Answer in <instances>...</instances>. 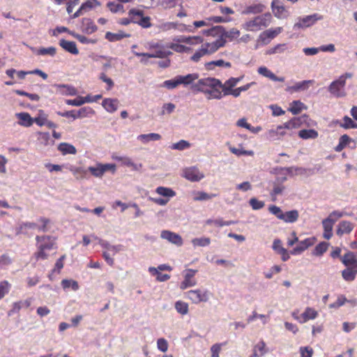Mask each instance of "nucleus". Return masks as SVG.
<instances>
[{
    "instance_id": "obj_1",
    "label": "nucleus",
    "mask_w": 357,
    "mask_h": 357,
    "mask_svg": "<svg viewBox=\"0 0 357 357\" xmlns=\"http://www.w3.org/2000/svg\"><path fill=\"white\" fill-rule=\"evenodd\" d=\"M193 92L203 93L208 100H220L223 97L222 86L220 79L214 77H205L199 79L191 86Z\"/></svg>"
},
{
    "instance_id": "obj_2",
    "label": "nucleus",
    "mask_w": 357,
    "mask_h": 357,
    "mask_svg": "<svg viewBox=\"0 0 357 357\" xmlns=\"http://www.w3.org/2000/svg\"><path fill=\"white\" fill-rule=\"evenodd\" d=\"M36 241L37 251L33 257L37 261L47 259L49 257L47 252L56 248V238L51 236H37Z\"/></svg>"
},
{
    "instance_id": "obj_3",
    "label": "nucleus",
    "mask_w": 357,
    "mask_h": 357,
    "mask_svg": "<svg viewBox=\"0 0 357 357\" xmlns=\"http://www.w3.org/2000/svg\"><path fill=\"white\" fill-rule=\"evenodd\" d=\"M226 40L223 38H220L211 43H201L202 46L190 57V60L194 62H198L205 55H211L217 52L220 47L225 45Z\"/></svg>"
},
{
    "instance_id": "obj_4",
    "label": "nucleus",
    "mask_w": 357,
    "mask_h": 357,
    "mask_svg": "<svg viewBox=\"0 0 357 357\" xmlns=\"http://www.w3.org/2000/svg\"><path fill=\"white\" fill-rule=\"evenodd\" d=\"M271 20V14L266 13L245 22L242 26L247 31H257L267 27L270 24Z\"/></svg>"
},
{
    "instance_id": "obj_5",
    "label": "nucleus",
    "mask_w": 357,
    "mask_h": 357,
    "mask_svg": "<svg viewBox=\"0 0 357 357\" xmlns=\"http://www.w3.org/2000/svg\"><path fill=\"white\" fill-rule=\"evenodd\" d=\"M146 47L150 50H154L155 52L154 53H141V52H135L134 54L138 57L142 56V57H146L147 59H150V58L163 59V58H165V57L168 56L169 55L172 54L171 52L166 51L165 50L163 45L157 42H149L147 43Z\"/></svg>"
},
{
    "instance_id": "obj_6",
    "label": "nucleus",
    "mask_w": 357,
    "mask_h": 357,
    "mask_svg": "<svg viewBox=\"0 0 357 357\" xmlns=\"http://www.w3.org/2000/svg\"><path fill=\"white\" fill-rule=\"evenodd\" d=\"M352 77L351 73H347L342 75L339 78L329 85L328 91L334 96L339 98L346 95L344 86L346 85V79Z\"/></svg>"
},
{
    "instance_id": "obj_7",
    "label": "nucleus",
    "mask_w": 357,
    "mask_h": 357,
    "mask_svg": "<svg viewBox=\"0 0 357 357\" xmlns=\"http://www.w3.org/2000/svg\"><path fill=\"white\" fill-rule=\"evenodd\" d=\"M317 239L314 236L307 238L303 241H299L297 243L296 246L290 251L291 255H301L305 250H306L310 247L314 245L317 242Z\"/></svg>"
},
{
    "instance_id": "obj_8",
    "label": "nucleus",
    "mask_w": 357,
    "mask_h": 357,
    "mask_svg": "<svg viewBox=\"0 0 357 357\" xmlns=\"http://www.w3.org/2000/svg\"><path fill=\"white\" fill-rule=\"evenodd\" d=\"M185 294L188 299L196 304L201 302H206L208 300L207 291H202L200 289L190 290L187 291Z\"/></svg>"
},
{
    "instance_id": "obj_9",
    "label": "nucleus",
    "mask_w": 357,
    "mask_h": 357,
    "mask_svg": "<svg viewBox=\"0 0 357 357\" xmlns=\"http://www.w3.org/2000/svg\"><path fill=\"white\" fill-rule=\"evenodd\" d=\"M323 17L319 14H313L311 15L305 16L299 20L298 22L294 24V29H303L313 25L317 20H321Z\"/></svg>"
},
{
    "instance_id": "obj_10",
    "label": "nucleus",
    "mask_w": 357,
    "mask_h": 357,
    "mask_svg": "<svg viewBox=\"0 0 357 357\" xmlns=\"http://www.w3.org/2000/svg\"><path fill=\"white\" fill-rule=\"evenodd\" d=\"M183 176L192 182L199 181L204 177V175L195 167L185 168L183 172Z\"/></svg>"
},
{
    "instance_id": "obj_11",
    "label": "nucleus",
    "mask_w": 357,
    "mask_h": 357,
    "mask_svg": "<svg viewBox=\"0 0 357 357\" xmlns=\"http://www.w3.org/2000/svg\"><path fill=\"white\" fill-rule=\"evenodd\" d=\"M272 10L277 18L284 19L289 16V11L279 0H273Z\"/></svg>"
},
{
    "instance_id": "obj_12",
    "label": "nucleus",
    "mask_w": 357,
    "mask_h": 357,
    "mask_svg": "<svg viewBox=\"0 0 357 357\" xmlns=\"http://www.w3.org/2000/svg\"><path fill=\"white\" fill-rule=\"evenodd\" d=\"M160 237L163 239L167 240L169 243L174 244L177 246H181L183 245V239L181 236L169 230H163L161 231Z\"/></svg>"
},
{
    "instance_id": "obj_13",
    "label": "nucleus",
    "mask_w": 357,
    "mask_h": 357,
    "mask_svg": "<svg viewBox=\"0 0 357 357\" xmlns=\"http://www.w3.org/2000/svg\"><path fill=\"white\" fill-rule=\"evenodd\" d=\"M197 270L187 269L186 273L184 275V280L181 283L180 288L181 289H185L188 287H193L196 284V280L194 279Z\"/></svg>"
},
{
    "instance_id": "obj_14",
    "label": "nucleus",
    "mask_w": 357,
    "mask_h": 357,
    "mask_svg": "<svg viewBox=\"0 0 357 357\" xmlns=\"http://www.w3.org/2000/svg\"><path fill=\"white\" fill-rule=\"evenodd\" d=\"M282 31V27H277L274 29H268L262 32L259 36V40L264 44H268L271 39L275 38Z\"/></svg>"
},
{
    "instance_id": "obj_15",
    "label": "nucleus",
    "mask_w": 357,
    "mask_h": 357,
    "mask_svg": "<svg viewBox=\"0 0 357 357\" xmlns=\"http://www.w3.org/2000/svg\"><path fill=\"white\" fill-rule=\"evenodd\" d=\"M80 29L86 34H92L97 31L98 27L91 18L84 17L82 20Z\"/></svg>"
},
{
    "instance_id": "obj_16",
    "label": "nucleus",
    "mask_w": 357,
    "mask_h": 357,
    "mask_svg": "<svg viewBox=\"0 0 357 357\" xmlns=\"http://www.w3.org/2000/svg\"><path fill=\"white\" fill-rule=\"evenodd\" d=\"M112 158L116 161L121 162V165L131 167L134 171H138L142 167V164L137 165L134 163L131 158L127 156H119L114 154Z\"/></svg>"
},
{
    "instance_id": "obj_17",
    "label": "nucleus",
    "mask_w": 357,
    "mask_h": 357,
    "mask_svg": "<svg viewBox=\"0 0 357 357\" xmlns=\"http://www.w3.org/2000/svg\"><path fill=\"white\" fill-rule=\"evenodd\" d=\"M59 44L67 52L74 55H77L79 54V50L77 49V45L74 41L61 39Z\"/></svg>"
},
{
    "instance_id": "obj_18",
    "label": "nucleus",
    "mask_w": 357,
    "mask_h": 357,
    "mask_svg": "<svg viewBox=\"0 0 357 357\" xmlns=\"http://www.w3.org/2000/svg\"><path fill=\"white\" fill-rule=\"evenodd\" d=\"M340 260L345 266L357 267V258L352 252L349 251L345 253Z\"/></svg>"
},
{
    "instance_id": "obj_19",
    "label": "nucleus",
    "mask_w": 357,
    "mask_h": 357,
    "mask_svg": "<svg viewBox=\"0 0 357 357\" xmlns=\"http://www.w3.org/2000/svg\"><path fill=\"white\" fill-rule=\"evenodd\" d=\"M354 227V224L351 222L346 220L341 221L337 225L336 234L340 236L345 234H349L353 230Z\"/></svg>"
},
{
    "instance_id": "obj_20",
    "label": "nucleus",
    "mask_w": 357,
    "mask_h": 357,
    "mask_svg": "<svg viewBox=\"0 0 357 357\" xmlns=\"http://www.w3.org/2000/svg\"><path fill=\"white\" fill-rule=\"evenodd\" d=\"M333 220L328 219V218L323 220L322 226L324 228L323 237L325 239H330L333 236Z\"/></svg>"
},
{
    "instance_id": "obj_21",
    "label": "nucleus",
    "mask_w": 357,
    "mask_h": 357,
    "mask_svg": "<svg viewBox=\"0 0 357 357\" xmlns=\"http://www.w3.org/2000/svg\"><path fill=\"white\" fill-rule=\"evenodd\" d=\"M105 38L109 42H116L126 38L130 37V33H126L123 31H119L117 33H112L110 31H107L105 33Z\"/></svg>"
},
{
    "instance_id": "obj_22",
    "label": "nucleus",
    "mask_w": 357,
    "mask_h": 357,
    "mask_svg": "<svg viewBox=\"0 0 357 357\" xmlns=\"http://www.w3.org/2000/svg\"><path fill=\"white\" fill-rule=\"evenodd\" d=\"M119 101L117 99L105 98L102 100V107L109 113H113L117 110Z\"/></svg>"
},
{
    "instance_id": "obj_23",
    "label": "nucleus",
    "mask_w": 357,
    "mask_h": 357,
    "mask_svg": "<svg viewBox=\"0 0 357 357\" xmlns=\"http://www.w3.org/2000/svg\"><path fill=\"white\" fill-rule=\"evenodd\" d=\"M178 43H187L189 45H199L203 43L204 39L201 36H181L176 40Z\"/></svg>"
},
{
    "instance_id": "obj_24",
    "label": "nucleus",
    "mask_w": 357,
    "mask_h": 357,
    "mask_svg": "<svg viewBox=\"0 0 357 357\" xmlns=\"http://www.w3.org/2000/svg\"><path fill=\"white\" fill-rule=\"evenodd\" d=\"M302 124L301 118H293L290 121L284 123L282 126H278V131L283 129L292 130L299 128Z\"/></svg>"
},
{
    "instance_id": "obj_25",
    "label": "nucleus",
    "mask_w": 357,
    "mask_h": 357,
    "mask_svg": "<svg viewBox=\"0 0 357 357\" xmlns=\"http://www.w3.org/2000/svg\"><path fill=\"white\" fill-rule=\"evenodd\" d=\"M357 275V266L349 267L347 266L345 269L342 271V276L347 282H352L355 280Z\"/></svg>"
},
{
    "instance_id": "obj_26",
    "label": "nucleus",
    "mask_w": 357,
    "mask_h": 357,
    "mask_svg": "<svg viewBox=\"0 0 357 357\" xmlns=\"http://www.w3.org/2000/svg\"><path fill=\"white\" fill-rule=\"evenodd\" d=\"M86 110V109L85 107H84V108H81L77 112H75V111H74V110H71V111H67L65 112H57L56 114L61 116H64V117H67V118L72 117L74 119H75L77 118H81V117L85 116H86L85 115Z\"/></svg>"
},
{
    "instance_id": "obj_27",
    "label": "nucleus",
    "mask_w": 357,
    "mask_h": 357,
    "mask_svg": "<svg viewBox=\"0 0 357 357\" xmlns=\"http://www.w3.org/2000/svg\"><path fill=\"white\" fill-rule=\"evenodd\" d=\"M19 119L18 123L24 127H30L33 123V119L27 112H21L16 114Z\"/></svg>"
},
{
    "instance_id": "obj_28",
    "label": "nucleus",
    "mask_w": 357,
    "mask_h": 357,
    "mask_svg": "<svg viewBox=\"0 0 357 357\" xmlns=\"http://www.w3.org/2000/svg\"><path fill=\"white\" fill-rule=\"evenodd\" d=\"M266 352V344L261 340L254 346L250 357H262Z\"/></svg>"
},
{
    "instance_id": "obj_29",
    "label": "nucleus",
    "mask_w": 357,
    "mask_h": 357,
    "mask_svg": "<svg viewBox=\"0 0 357 357\" xmlns=\"http://www.w3.org/2000/svg\"><path fill=\"white\" fill-rule=\"evenodd\" d=\"M298 211L297 210H291L283 213V216L281 220L284 221L286 223H294L298 220Z\"/></svg>"
},
{
    "instance_id": "obj_30",
    "label": "nucleus",
    "mask_w": 357,
    "mask_h": 357,
    "mask_svg": "<svg viewBox=\"0 0 357 357\" xmlns=\"http://www.w3.org/2000/svg\"><path fill=\"white\" fill-rule=\"evenodd\" d=\"M57 149L63 155H67V154L75 155L77 153L76 148L73 145L68 144V143H66V142L60 143L58 145Z\"/></svg>"
},
{
    "instance_id": "obj_31",
    "label": "nucleus",
    "mask_w": 357,
    "mask_h": 357,
    "mask_svg": "<svg viewBox=\"0 0 357 357\" xmlns=\"http://www.w3.org/2000/svg\"><path fill=\"white\" fill-rule=\"evenodd\" d=\"M318 316V312L312 307H307L301 314V323H305L310 319H314Z\"/></svg>"
},
{
    "instance_id": "obj_32",
    "label": "nucleus",
    "mask_w": 357,
    "mask_h": 357,
    "mask_svg": "<svg viewBox=\"0 0 357 357\" xmlns=\"http://www.w3.org/2000/svg\"><path fill=\"white\" fill-rule=\"evenodd\" d=\"M144 14V10L137 9V8H131L129 10L128 15L130 17V21L133 24H138V22L140 20V18L142 17V15Z\"/></svg>"
},
{
    "instance_id": "obj_33",
    "label": "nucleus",
    "mask_w": 357,
    "mask_h": 357,
    "mask_svg": "<svg viewBox=\"0 0 357 357\" xmlns=\"http://www.w3.org/2000/svg\"><path fill=\"white\" fill-rule=\"evenodd\" d=\"M314 80H304L302 82H299L296 83L295 85L288 87L287 90L292 91H304L308 89L309 84H312Z\"/></svg>"
},
{
    "instance_id": "obj_34",
    "label": "nucleus",
    "mask_w": 357,
    "mask_h": 357,
    "mask_svg": "<svg viewBox=\"0 0 357 357\" xmlns=\"http://www.w3.org/2000/svg\"><path fill=\"white\" fill-rule=\"evenodd\" d=\"M328 246H329L328 243H326V242L319 243V244H317L315 246V248L312 250V255L317 256V257L322 256L324 255V253H325L327 251Z\"/></svg>"
},
{
    "instance_id": "obj_35",
    "label": "nucleus",
    "mask_w": 357,
    "mask_h": 357,
    "mask_svg": "<svg viewBox=\"0 0 357 357\" xmlns=\"http://www.w3.org/2000/svg\"><path fill=\"white\" fill-rule=\"evenodd\" d=\"M178 78L180 84L188 85L192 83L195 79H198V75L196 73H192L185 76L178 75Z\"/></svg>"
},
{
    "instance_id": "obj_36",
    "label": "nucleus",
    "mask_w": 357,
    "mask_h": 357,
    "mask_svg": "<svg viewBox=\"0 0 357 357\" xmlns=\"http://www.w3.org/2000/svg\"><path fill=\"white\" fill-rule=\"evenodd\" d=\"M155 192L158 195L163 196L167 199H169V197H173L176 195V192L172 189L162 186L158 187L155 189Z\"/></svg>"
},
{
    "instance_id": "obj_37",
    "label": "nucleus",
    "mask_w": 357,
    "mask_h": 357,
    "mask_svg": "<svg viewBox=\"0 0 357 357\" xmlns=\"http://www.w3.org/2000/svg\"><path fill=\"white\" fill-rule=\"evenodd\" d=\"M92 100L90 99L89 96H86L85 98L83 97H77L75 99L73 100H66V103L68 105L72 106H81L85 102H91Z\"/></svg>"
},
{
    "instance_id": "obj_38",
    "label": "nucleus",
    "mask_w": 357,
    "mask_h": 357,
    "mask_svg": "<svg viewBox=\"0 0 357 357\" xmlns=\"http://www.w3.org/2000/svg\"><path fill=\"white\" fill-rule=\"evenodd\" d=\"M107 7L113 13L125 12L124 6L123 4L119 3H115L113 1H109L107 3Z\"/></svg>"
},
{
    "instance_id": "obj_39",
    "label": "nucleus",
    "mask_w": 357,
    "mask_h": 357,
    "mask_svg": "<svg viewBox=\"0 0 357 357\" xmlns=\"http://www.w3.org/2000/svg\"><path fill=\"white\" fill-rule=\"evenodd\" d=\"M149 271L153 275L156 276V280L158 282H165L170 278V275L162 274L158 271V268L155 267H150Z\"/></svg>"
},
{
    "instance_id": "obj_40",
    "label": "nucleus",
    "mask_w": 357,
    "mask_h": 357,
    "mask_svg": "<svg viewBox=\"0 0 357 357\" xmlns=\"http://www.w3.org/2000/svg\"><path fill=\"white\" fill-rule=\"evenodd\" d=\"M298 136L302 139H315L318 137V132L313 130H301L298 132Z\"/></svg>"
},
{
    "instance_id": "obj_41",
    "label": "nucleus",
    "mask_w": 357,
    "mask_h": 357,
    "mask_svg": "<svg viewBox=\"0 0 357 357\" xmlns=\"http://www.w3.org/2000/svg\"><path fill=\"white\" fill-rule=\"evenodd\" d=\"M160 139L161 136L158 133L142 134L138 136V139L144 143H147L149 141H158Z\"/></svg>"
},
{
    "instance_id": "obj_42",
    "label": "nucleus",
    "mask_w": 357,
    "mask_h": 357,
    "mask_svg": "<svg viewBox=\"0 0 357 357\" xmlns=\"http://www.w3.org/2000/svg\"><path fill=\"white\" fill-rule=\"evenodd\" d=\"M206 223L208 225H214L217 227H223V226H229L231 225H234L236 223V222L230 220V221H224L222 219H216V220H212L208 219L206 220Z\"/></svg>"
},
{
    "instance_id": "obj_43",
    "label": "nucleus",
    "mask_w": 357,
    "mask_h": 357,
    "mask_svg": "<svg viewBox=\"0 0 357 357\" xmlns=\"http://www.w3.org/2000/svg\"><path fill=\"white\" fill-rule=\"evenodd\" d=\"M265 6L261 3L249 6L246 8L245 13L258 14L264 11Z\"/></svg>"
},
{
    "instance_id": "obj_44",
    "label": "nucleus",
    "mask_w": 357,
    "mask_h": 357,
    "mask_svg": "<svg viewBox=\"0 0 357 357\" xmlns=\"http://www.w3.org/2000/svg\"><path fill=\"white\" fill-rule=\"evenodd\" d=\"M11 288L10 283L7 280L0 282V300L8 294Z\"/></svg>"
},
{
    "instance_id": "obj_45",
    "label": "nucleus",
    "mask_w": 357,
    "mask_h": 357,
    "mask_svg": "<svg viewBox=\"0 0 357 357\" xmlns=\"http://www.w3.org/2000/svg\"><path fill=\"white\" fill-rule=\"evenodd\" d=\"M88 170L96 177H101L105 173L101 163H98L96 167H89Z\"/></svg>"
},
{
    "instance_id": "obj_46",
    "label": "nucleus",
    "mask_w": 357,
    "mask_h": 357,
    "mask_svg": "<svg viewBox=\"0 0 357 357\" xmlns=\"http://www.w3.org/2000/svg\"><path fill=\"white\" fill-rule=\"evenodd\" d=\"M61 286L64 289L71 287L73 290L77 291L79 289L78 282L73 280H63L61 281Z\"/></svg>"
},
{
    "instance_id": "obj_47",
    "label": "nucleus",
    "mask_w": 357,
    "mask_h": 357,
    "mask_svg": "<svg viewBox=\"0 0 357 357\" xmlns=\"http://www.w3.org/2000/svg\"><path fill=\"white\" fill-rule=\"evenodd\" d=\"M56 54V49L54 47H40L37 50V54L41 56L50 55L51 56H54Z\"/></svg>"
},
{
    "instance_id": "obj_48",
    "label": "nucleus",
    "mask_w": 357,
    "mask_h": 357,
    "mask_svg": "<svg viewBox=\"0 0 357 357\" xmlns=\"http://www.w3.org/2000/svg\"><path fill=\"white\" fill-rule=\"evenodd\" d=\"M219 66V67H225V68H230L231 66V63L226 62L222 59L217 60V61H212L210 62H208L206 63V67L208 69H211V66Z\"/></svg>"
},
{
    "instance_id": "obj_49",
    "label": "nucleus",
    "mask_w": 357,
    "mask_h": 357,
    "mask_svg": "<svg viewBox=\"0 0 357 357\" xmlns=\"http://www.w3.org/2000/svg\"><path fill=\"white\" fill-rule=\"evenodd\" d=\"M169 47L178 53L189 52L192 50L190 47L178 43H171Z\"/></svg>"
},
{
    "instance_id": "obj_50",
    "label": "nucleus",
    "mask_w": 357,
    "mask_h": 357,
    "mask_svg": "<svg viewBox=\"0 0 357 357\" xmlns=\"http://www.w3.org/2000/svg\"><path fill=\"white\" fill-rule=\"evenodd\" d=\"M303 106H304V104L303 102H301V101L294 100L290 105L289 111L293 114H298L302 111Z\"/></svg>"
},
{
    "instance_id": "obj_51",
    "label": "nucleus",
    "mask_w": 357,
    "mask_h": 357,
    "mask_svg": "<svg viewBox=\"0 0 357 357\" xmlns=\"http://www.w3.org/2000/svg\"><path fill=\"white\" fill-rule=\"evenodd\" d=\"M69 34H70L73 37L78 40L82 44H94L96 43V40L89 39L86 36L76 33L75 32H69Z\"/></svg>"
},
{
    "instance_id": "obj_52",
    "label": "nucleus",
    "mask_w": 357,
    "mask_h": 357,
    "mask_svg": "<svg viewBox=\"0 0 357 357\" xmlns=\"http://www.w3.org/2000/svg\"><path fill=\"white\" fill-rule=\"evenodd\" d=\"M340 126L345 129L357 128V123H354L348 116H345L342 119V123H341Z\"/></svg>"
},
{
    "instance_id": "obj_53",
    "label": "nucleus",
    "mask_w": 357,
    "mask_h": 357,
    "mask_svg": "<svg viewBox=\"0 0 357 357\" xmlns=\"http://www.w3.org/2000/svg\"><path fill=\"white\" fill-rule=\"evenodd\" d=\"M175 308L176 311L182 315L186 314L188 312V303L181 301H176L175 303Z\"/></svg>"
},
{
    "instance_id": "obj_54",
    "label": "nucleus",
    "mask_w": 357,
    "mask_h": 357,
    "mask_svg": "<svg viewBox=\"0 0 357 357\" xmlns=\"http://www.w3.org/2000/svg\"><path fill=\"white\" fill-rule=\"evenodd\" d=\"M194 246L205 247L211 243V239L208 237L195 238L192 240Z\"/></svg>"
},
{
    "instance_id": "obj_55",
    "label": "nucleus",
    "mask_w": 357,
    "mask_h": 357,
    "mask_svg": "<svg viewBox=\"0 0 357 357\" xmlns=\"http://www.w3.org/2000/svg\"><path fill=\"white\" fill-rule=\"evenodd\" d=\"M229 149L231 153H232L233 154H234L237 156H240V155H243L252 156L254 155V151L252 150H250V151L243 150V149H237V148L233 147V146H229Z\"/></svg>"
},
{
    "instance_id": "obj_56",
    "label": "nucleus",
    "mask_w": 357,
    "mask_h": 357,
    "mask_svg": "<svg viewBox=\"0 0 357 357\" xmlns=\"http://www.w3.org/2000/svg\"><path fill=\"white\" fill-rule=\"evenodd\" d=\"M190 147V144L184 139H181L179 142L173 144L171 146L172 149L180 150V151L188 149Z\"/></svg>"
},
{
    "instance_id": "obj_57",
    "label": "nucleus",
    "mask_w": 357,
    "mask_h": 357,
    "mask_svg": "<svg viewBox=\"0 0 357 357\" xmlns=\"http://www.w3.org/2000/svg\"><path fill=\"white\" fill-rule=\"evenodd\" d=\"M37 227V225L34 222H23L20 225L19 227L17 228V234H22L24 233L25 231L28 229H35Z\"/></svg>"
},
{
    "instance_id": "obj_58",
    "label": "nucleus",
    "mask_w": 357,
    "mask_h": 357,
    "mask_svg": "<svg viewBox=\"0 0 357 357\" xmlns=\"http://www.w3.org/2000/svg\"><path fill=\"white\" fill-rule=\"evenodd\" d=\"M236 85V84L234 81V77L229 78L224 84L222 83V93H225L229 91Z\"/></svg>"
},
{
    "instance_id": "obj_59",
    "label": "nucleus",
    "mask_w": 357,
    "mask_h": 357,
    "mask_svg": "<svg viewBox=\"0 0 357 357\" xmlns=\"http://www.w3.org/2000/svg\"><path fill=\"white\" fill-rule=\"evenodd\" d=\"M47 115L43 112V110L39 111V115L33 119V122L40 126L45 125L47 123Z\"/></svg>"
},
{
    "instance_id": "obj_60",
    "label": "nucleus",
    "mask_w": 357,
    "mask_h": 357,
    "mask_svg": "<svg viewBox=\"0 0 357 357\" xmlns=\"http://www.w3.org/2000/svg\"><path fill=\"white\" fill-rule=\"evenodd\" d=\"M215 196L213 194L209 195L204 192H197L193 199L195 201H203L210 199Z\"/></svg>"
},
{
    "instance_id": "obj_61",
    "label": "nucleus",
    "mask_w": 357,
    "mask_h": 357,
    "mask_svg": "<svg viewBox=\"0 0 357 357\" xmlns=\"http://www.w3.org/2000/svg\"><path fill=\"white\" fill-rule=\"evenodd\" d=\"M181 0H160V3L165 9L174 8Z\"/></svg>"
},
{
    "instance_id": "obj_62",
    "label": "nucleus",
    "mask_w": 357,
    "mask_h": 357,
    "mask_svg": "<svg viewBox=\"0 0 357 357\" xmlns=\"http://www.w3.org/2000/svg\"><path fill=\"white\" fill-rule=\"evenodd\" d=\"M138 25L144 29H148L152 26V24L151 22V17L149 16H144L142 15V17L140 18Z\"/></svg>"
},
{
    "instance_id": "obj_63",
    "label": "nucleus",
    "mask_w": 357,
    "mask_h": 357,
    "mask_svg": "<svg viewBox=\"0 0 357 357\" xmlns=\"http://www.w3.org/2000/svg\"><path fill=\"white\" fill-rule=\"evenodd\" d=\"M268 211L275 215L279 220H281L283 216V212L281 208L275 205H271L268 207Z\"/></svg>"
},
{
    "instance_id": "obj_64",
    "label": "nucleus",
    "mask_w": 357,
    "mask_h": 357,
    "mask_svg": "<svg viewBox=\"0 0 357 357\" xmlns=\"http://www.w3.org/2000/svg\"><path fill=\"white\" fill-rule=\"evenodd\" d=\"M22 307V301L13 303L11 309L8 312V315L11 316L18 313Z\"/></svg>"
}]
</instances>
